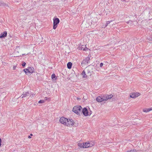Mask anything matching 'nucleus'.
<instances>
[{
	"label": "nucleus",
	"instance_id": "obj_1",
	"mask_svg": "<svg viewBox=\"0 0 152 152\" xmlns=\"http://www.w3.org/2000/svg\"><path fill=\"white\" fill-rule=\"evenodd\" d=\"M82 108L81 106L78 105L73 107V111L77 115H79L81 113V110Z\"/></svg>",
	"mask_w": 152,
	"mask_h": 152
},
{
	"label": "nucleus",
	"instance_id": "obj_2",
	"mask_svg": "<svg viewBox=\"0 0 152 152\" xmlns=\"http://www.w3.org/2000/svg\"><path fill=\"white\" fill-rule=\"evenodd\" d=\"M53 28L54 29H55L57 28L58 24L59 23L60 20L59 18H56L53 19Z\"/></svg>",
	"mask_w": 152,
	"mask_h": 152
},
{
	"label": "nucleus",
	"instance_id": "obj_3",
	"mask_svg": "<svg viewBox=\"0 0 152 152\" xmlns=\"http://www.w3.org/2000/svg\"><path fill=\"white\" fill-rule=\"evenodd\" d=\"M90 57L88 56L87 57H86L82 61L81 63V66H83L86 65V64L89 63V60H90Z\"/></svg>",
	"mask_w": 152,
	"mask_h": 152
},
{
	"label": "nucleus",
	"instance_id": "obj_4",
	"mask_svg": "<svg viewBox=\"0 0 152 152\" xmlns=\"http://www.w3.org/2000/svg\"><path fill=\"white\" fill-rule=\"evenodd\" d=\"M84 147L85 148H87L89 147H92L94 145V143L92 141L88 142H86L84 143Z\"/></svg>",
	"mask_w": 152,
	"mask_h": 152
},
{
	"label": "nucleus",
	"instance_id": "obj_5",
	"mask_svg": "<svg viewBox=\"0 0 152 152\" xmlns=\"http://www.w3.org/2000/svg\"><path fill=\"white\" fill-rule=\"evenodd\" d=\"M67 121V119L64 117L61 118L59 120L60 122L65 125H66Z\"/></svg>",
	"mask_w": 152,
	"mask_h": 152
},
{
	"label": "nucleus",
	"instance_id": "obj_6",
	"mask_svg": "<svg viewBox=\"0 0 152 152\" xmlns=\"http://www.w3.org/2000/svg\"><path fill=\"white\" fill-rule=\"evenodd\" d=\"M74 121L72 119H67V121H66V126H72L74 125Z\"/></svg>",
	"mask_w": 152,
	"mask_h": 152
},
{
	"label": "nucleus",
	"instance_id": "obj_7",
	"mask_svg": "<svg viewBox=\"0 0 152 152\" xmlns=\"http://www.w3.org/2000/svg\"><path fill=\"white\" fill-rule=\"evenodd\" d=\"M82 112L85 116L91 115V114H89L87 109L85 107L82 109Z\"/></svg>",
	"mask_w": 152,
	"mask_h": 152
},
{
	"label": "nucleus",
	"instance_id": "obj_8",
	"mask_svg": "<svg viewBox=\"0 0 152 152\" xmlns=\"http://www.w3.org/2000/svg\"><path fill=\"white\" fill-rule=\"evenodd\" d=\"M113 96L111 94L107 96H103L102 97V101H106L109 99H110L112 98Z\"/></svg>",
	"mask_w": 152,
	"mask_h": 152
},
{
	"label": "nucleus",
	"instance_id": "obj_9",
	"mask_svg": "<svg viewBox=\"0 0 152 152\" xmlns=\"http://www.w3.org/2000/svg\"><path fill=\"white\" fill-rule=\"evenodd\" d=\"M140 95V94L138 93H133L130 95V97L132 98H134Z\"/></svg>",
	"mask_w": 152,
	"mask_h": 152
},
{
	"label": "nucleus",
	"instance_id": "obj_10",
	"mask_svg": "<svg viewBox=\"0 0 152 152\" xmlns=\"http://www.w3.org/2000/svg\"><path fill=\"white\" fill-rule=\"evenodd\" d=\"M91 68L90 67H86V71L88 75H91Z\"/></svg>",
	"mask_w": 152,
	"mask_h": 152
},
{
	"label": "nucleus",
	"instance_id": "obj_11",
	"mask_svg": "<svg viewBox=\"0 0 152 152\" xmlns=\"http://www.w3.org/2000/svg\"><path fill=\"white\" fill-rule=\"evenodd\" d=\"M30 94L28 92H26L25 93L23 92L22 95H21L20 97L23 98L28 96Z\"/></svg>",
	"mask_w": 152,
	"mask_h": 152
},
{
	"label": "nucleus",
	"instance_id": "obj_12",
	"mask_svg": "<svg viewBox=\"0 0 152 152\" xmlns=\"http://www.w3.org/2000/svg\"><path fill=\"white\" fill-rule=\"evenodd\" d=\"M7 35L6 31H4V32L1 33L0 35V38H3L6 37Z\"/></svg>",
	"mask_w": 152,
	"mask_h": 152
},
{
	"label": "nucleus",
	"instance_id": "obj_13",
	"mask_svg": "<svg viewBox=\"0 0 152 152\" xmlns=\"http://www.w3.org/2000/svg\"><path fill=\"white\" fill-rule=\"evenodd\" d=\"M28 72L32 73L34 72V68L33 67H28Z\"/></svg>",
	"mask_w": 152,
	"mask_h": 152
},
{
	"label": "nucleus",
	"instance_id": "obj_14",
	"mask_svg": "<svg viewBox=\"0 0 152 152\" xmlns=\"http://www.w3.org/2000/svg\"><path fill=\"white\" fill-rule=\"evenodd\" d=\"M96 100L99 102H102V96H99L97 97L96 99Z\"/></svg>",
	"mask_w": 152,
	"mask_h": 152
},
{
	"label": "nucleus",
	"instance_id": "obj_15",
	"mask_svg": "<svg viewBox=\"0 0 152 152\" xmlns=\"http://www.w3.org/2000/svg\"><path fill=\"white\" fill-rule=\"evenodd\" d=\"M81 75L83 77L85 78L87 77V75L86 74V72L84 70H83Z\"/></svg>",
	"mask_w": 152,
	"mask_h": 152
},
{
	"label": "nucleus",
	"instance_id": "obj_16",
	"mask_svg": "<svg viewBox=\"0 0 152 152\" xmlns=\"http://www.w3.org/2000/svg\"><path fill=\"white\" fill-rule=\"evenodd\" d=\"M79 47L80 49L82 50H86V49H88V48H86V45H82L81 47L80 46Z\"/></svg>",
	"mask_w": 152,
	"mask_h": 152
},
{
	"label": "nucleus",
	"instance_id": "obj_17",
	"mask_svg": "<svg viewBox=\"0 0 152 152\" xmlns=\"http://www.w3.org/2000/svg\"><path fill=\"white\" fill-rule=\"evenodd\" d=\"M112 21V20H110V21H107L105 25H103L102 27L105 28L107 26L110 24V23Z\"/></svg>",
	"mask_w": 152,
	"mask_h": 152
},
{
	"label": "nucleus",
	"instance_id": "obj_18",
	"mask_svg": "<svg viewBox=\"0 0 152 152\" xmlns=\"http://www.w3.org/2000/svg\"><path fill=\"white\" fill-rule=\"evenodd\" d=\"M67 67L69 69H70L72 65V64L71 62H69L67 64Z\"/></svg>",
	"mask_w": 152,
	"mask_h": 152
},
{
	"label": "nucleus",
	"instance_id": "obj_19",
	"mask_svg": "<svg viewBox=\"0 0 152 152\" xmlns=\"http://www.w3.org/2000/svg\"><path fill=\"white\" fill-rule=\"evenodd\" d=\"M1 5L4 6L6 7H9L8 4H6V3H5L4 2H1L0 3V6H1Z\"/></svg>",
	"mask_w": 152,
	"mask_h": 152
},
{
	"label": "nucleus",
	"instance_id": "obj_20",
	"mask_svg": "<svg viewBox=\"0 0 152 152\" xmlns=\"http://www.w3.org/2000/svg\"><path fill=\"white\" fill-rule=\"evenodd\" d=\"M78 145V146L80 148L82 147L83 148H85L84 147V145H85L84 143H79Z\"/></svg>",
	"mask_w": 152,
	"mask_h": 152
},
{
	"label": "nucleus",
	"instance_id": "obj_21",
	"mask_svg": "<svg viewBox=\"0 0 152 152\" xmlns=\"http://www.w3.org/2000/svg\"><path fill=\"white\" fill-rule=\"evenodd\" d=\"M23 71L25 72L26 74H27V73L28 72V68L25 69H23Z\"/></svg>",
	"mask_w": 152,
	"mask_h": 152
},
{
	"label": "nucleus",
	"instance_id": "obj_22",
	"mask_svg": "<svg viewBox=\"0 0 152 152\" xmlns=\"http://www.w3.org/2000/svg\"><path fill=\"white\" fill-rule=\"evenodd\" d=\"M149 111V108L143 110V111L145 112H148Z\"/></svg>",
	"mask_w": 152,
	"mask_h": 152
},
{
	"label": "nucleus",
	"instance_id": "obj_23",
	"mask_svg": "<svg viewBox=\"0 0 152 152\" xmlns=\"http://www.w3.org/2000/svg\"><path fill=\"white\" fill-rule=\"evenodd\" d=\"M56 77V75L55 74L53 73L51 75V78L52 79L55 78Z\"/></svg>",
	"mask_w": 152,
	"mask_h": 152
},
{
	"label": "nucleus",
	"instance_id": "obj_24",
	"mask_svg": "<svg viewBox=\"0 0 152 152\" xmlns=\"http://www.w3.org/2000/svg\"><path fill=\"white\" fill-rule=\"evenodd\" d=\"M44 102H45V101L44 100H40L39 101L38 103H44Z\"/></svg>",
	"mask_w": 152,
	"mask_h": 152
},
{
	"label": "nucleus",
	"instance_id": "obj_25",
	"mask_svg": "<svg viewBox=\"0 0 152 152\" xmlns=\"http://www.w3.org/2000/svg\"><path fill=\"white\" fill-rule=\"evenodd\" d=\"M21 65L23 66L24 67L26 65V63L25 62H23Z\"/></svg>",
	"mask_w": 152,
	"mask_h": 152
},
{
	"label": "nucleus",
	"instance_id": "obj_26",
	"mask_svg": "<svg viewBox=\"0 0 152 152\" xmlns=\"http://www.w3.org/2000/svg\"><path fill=\"white\" fill-rule=\"evenodd\" d=\"M132 21L131 20H129L128 21H127V22H126V23L128 24H129V23H132Z\"/></svg>",
	"mask_w": 152,
	"mask_h": 152
},
{
	"label": "nucleus",
	"instance_id": "obj_27",
	"mask_svg": "<svg viewBox=\"0 0 152 152\" xmlns=\"http://www.w3.org/2000/svg\"><path fill=\"white\" fill-rule=\"evenodd\" d=\"M103 65V63H101L100 64V67H102V66Z\"/></svg>",
	"mask_w": 152,
	"mask_h": 152
},
{
	"label": "nucleus",
	"instance_id": "obj_28",
	"mask_svg": "<svg viewBox=\"0 0 152 152\" xmlns=\"http://www.w3.org/2000/svg\"><path fill=\"white\" fill-rule=\"evenodd\" d=\"M132 152H136L137 151L136 150L134 149L133 150H132Z\"/></svg>",
	"mask_w": 152,
	"mask_h": 152
},
{
	"label": "nucleus",
	"instance_id": "obj_29",
	"mask_svg": "<svg viewBox=\"0 0 152 152\" xmlns=\"http://www.w3.org/2000/svg\"><path fill=\"white\" fill-rule=\"evenodd\" d=\"M16 66H14L13 67V70H15V69L16 68Z\"/></svg>",
	"mask_w": 152,
	"mask_h": 152
},
{
	"label": "nucleus",
	"instance_id": "obj_30",
	"mask_svg": "<svg viewBox=\"0 0 152 152\" xmlns=\"http://www.w3.org/2000/svg\"><path fill=\"white\" fill-rule=\"evenodd\" d=\"M149 110L150 111L152 110V107H151L150 108H149Z\"/></svg>",
	"mask_w": 152,
	"mask_h": 152
},
{
	"label": "nucleus",
	"instance_id": "obj_31",
	"mask_svg": "<svg viewBox=\"0 0 152 152\" xmlns=\"http://www.w3.org/2000/svg\"><path fill=\"white\" fill-rule=\"evenodd\" d=\"M99 67H98V68H97L96 69L97 70V71H99Z\"/></svg>",
	"mask_w": 152,
	"mask_h": 152
},
{
	"label": "nucleus",
	"instance_id": "obj_32",
	"mask_svg": "<svg viewBox=\"0 0 152 152\" xmlns=\"http://www.w3.org/2000/svg\"><path fill=\"white\" fill-rule=\"evenodd\" d=\"M28 138H31V137H30V136H28Z\"/></svg>",
	"mask_w": 152,
	"mask_h": 152
},
{
	"label": "nucleus",
	"instance_id": "obj_33",
	"mask_svg": "<svg viewBox=\"0 0 152 152\" xmlns=\"http://www.w3.org/2000/svg\"><path fill=\"white\" fill-rule=\"evenodd\" d=\"M127 152H132V150H130V151H128Z\"/></svg>",
	"mask_w": 152,
	"mask_h": 152
},
{
	"label": "nucleus",
	"instance_id": "obj_34",
	"mask_svg": "<svg viewBox=\"0 0 152 152\" xmlns=\"http://www.w3.org/2000/svg\"><path fill=\"white\" fill-rule=\"evenodd\" d=\"M91 111H90V113H89L88 112L89 114H91Z\"/></svg>",
	"mask_w": 152,
	"mask_h": 152
},
{
	"label": "nucleus",
	"instance_id": "obj_35",
	"mask_svg": "<svg viewBox=\"0 0 152 152\" xmlns=\"http://www.w3.org/2000/svg\"><path fill=\"white\" fill-rule=\"evenodd\" d=\"M30 136H33L32 134H30Z\"/></svg>",
	"mask_w": 152,
	"mask_h": 152
},
{
	"label": "nucleus",
	"instance_id": "obj_36",
	"mask_svg": "<svg viewBox=\"0 0 152 152\" xmlns=\"http://www.w3.org/2000/svg\"><path fill=\"white\" fill-rule=\"evenodd\" d=\"M151 40L152 41V37H151Z\"/></svg>",
	"mask_w": 152,
	"mask_h": 152
},
{
	"label": "nucleus",
	"instance_id": "obj_37",
	"mask_svg": "<svg viewBox=\"0 0 152 152\" xmlns=\"http://www.w3.org/2000/svg\"><path fill=\"white\" fill-rule=\"evenodd\" d=\"M46 98H47V97H45V99H46Z\"/></svg>",
	"mask_w": 152,
	"mask_h": 152
}]
</instances>
